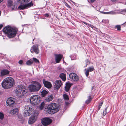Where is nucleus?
<instances>
[{"mask_svg":"<svg viewBox=\"0 0 126 126\" xmlns=\"http://www.w3.org/2000/svg\"><path fill=\"white\" fill-rule=\"evenodd\" d=\"M36 117L35 116H31L29 118L28 121L29 124H32L36 120Z\"/></svg>","mask_w":126,"mask_h":126,"instance_id":"14","label":"nucleus"},{"mask_svg":"<svg viewBox=\"0 0 126 126\" xmlns=\"http://www.w3.org/2000/svg\"><path fill=\"white\" fill-rule=\"evenodd\" d=\"M101 107V106H98V110H99L100 109Z\"/></svg>","mask_w":126,"mask_h":126,"instance_id":"50","label":"nucleus"},{"mask_svg":"<svg viewBox=\"0 0 126 126\" xmlns=\"http://www.w3.org/2000/svg\"><path fill=\"white\" fill-rule=\"evenodd\" d=\"M31 114V111L24 110L23 115L25 116H29Z\"/></svg>","mask_w":126,"mask_h":126,"instance_id":"23","label":"nucleus"},{"mask_svg":"<svg viewBox=\"0 0 126 126\" xmlns=\"http://www.w3.org/2000/svg\"><path fill=\"white\" fill-rule=\"evenodd\" d=\"M72 84L69 83H67L66 84V86L65 87V90L66 92L68 91L71 86L72 85Z\"/></svg>","mask_w":126,"mask_h":126,"instance_id":"17","label":"nucleus"},{"mask_svg":"<svg viewBox=\"0 0 126 126\" xmlns=\"http://www.w3.org/2000/svg\"><path fill=\"white\" fill-rule=\"evenodd\" d=\"M33 61L31 60L30 59L27 61L26 63V64L28 65H31L33 63Z\"/></svg>","mask_w":126,"mask_h":126,"instance_id":"29","label":"nucleus"},{"mask_svg":"<svg viewBox=\"0 0 126 126\" xmlns=\"http://www.w3.org/2000/svg\"><path fill=\"white\" fill-rule=\"evenodd\" d=\"M83 23H84V24H86V25H88V24H87V23H86L84 22H83Z\"/></svg>","mask_w":126,"mask_h":126,"instance_id":"49","label":"nucleus"},{"mask_svg":"<svg viewBox=\"0 0 126 126\" xmlns=\"http://www.w3.org/2000/svg\"><path fill=\"white\" fill-rule=\"evenodd\" d=\"M3 0H0V3L3 1Z\"/></svg>","mask_w":126,"mask_h":126,"instance_id":"52","label":"nucleus"},{"mask_svg":"<svg viewBox=\"0 0 126 126\" xmlns=\"http://www.w3.org/2000/svg\"><path fill=\"white\" fill-rule=\"evenodd\" d=\"M89 26V27H91L92 28H93L94 29V30L96 31H97V28H96L95 27L93 26L90 25V24H88Z\"/></svg>","mask_w":126,"mask_h":126,"instance_id":"38","label":"nucleus"},{"mask_svg":"<svg viewBox=\"0 0 126 126\" xmlns=\"http://www.w3.org/2000/svg\"><path fill=\"white\" fill-rule=\"evenodd\" d=\"M121 12L123 13L126 12V9L122 10Z\"/></svg>","mask_w":126,"mask_h":126,"instance_id":"43","label":"nucleus"},{"mask_svg":"<svg viewBox=\"0 0 126 126\" xmlns=\"http://www.w3.org/2000/svg\"><path fill=\"white\" fill-rule=\"evenodd\" d=\"M18 9L20 10H23L25 9H26V8L25 6V4H21L18 7Z\"/></svg>","mask_w":126,"mask_h":126,"instance_id":"26","label":"nucleus"},{"mask_svg":"<svg viewBox=\"0 0 126 126\" xmlns=\"http://www.w3.org/2000/svg\"><path fill=\"white\" fill-rule=\"evenodd\" d=\"M9 72V71L7 70L4 69L2 70L1 72V75L2 76L6 75L8 74Z\"/></svg>","mask_w":126,"mask_h":126,"instance_id":"18","label":"nucleus"},{"mask_svg":"<svg viewBox=\"0 0 126 126\" xmlns=\"http://www.w3.org/2000/svg\"><path fill=\"white\" fill-rule=\"evenodd\" d=\"M17 1L19 3H27L28 2L29 0H17Z\"/></svg>","mask_w":126,"mask_h":126,"instance_id":"30","label":"nucleus"},{"mask_svg":"<svg viewBox=\"0 0 126 126\" xmlns=\"http://www.w3.org/2000/svg\"><path fill=\"white\" fill-rule=\"evenodd\" d=\"M124 25V26H125L126 25V21L123 23V24H122L121 25H117L115 26V29H117V30L118 31H120L121 30V26Z\"/></svg>","mask_w":126,"mask_h":126,"instance_id":"20","label":"nucleus"},{"mask_svg":"<svg viewBox=\"0 0 126 126\" xmlns=\"http://www.w3.org/2000/svg\"><path fill=\"white\" fill-rule=\"evenodd\" d=\"M15 99L12 97L9 98L6 101V105L8 106H13L15 103Z\"/></svg>","mask_w":126,"mask_h":126,"instance_id":"8","label":"nucleus"},{"mask_svg":"<svg viewBox=\"0 0 126 126\" xmlns=\"http://www.w3.org/2000/svg\"><path fill=\"white\" fill-rule=\"evenodd\" d=\"M107 108H108V107H107L104 111L103 112V115L104 116H105L106 114L107 113V112H106V110H107Z\"/></svg>","mask_w":126,"mask_h":126,"instance_id":"39","label":"nucleus"},{"mask_svg":"<svg viewBox=\"0 0 126 126\" xmlns=\"http://www.w3.org/2000/svg\"><path fill=\"white\" fill-rule=\"evenodd\" d=\"M102 22L105 23H109V21L108 19H104L102 21Z\"/></svg>","mask_w":126,"mask_h":126,"instance_id":"37","label":"nucleus"},{"mask_svg":"<svg viewBox=\"0 0 126 126\" xmlns=\"http://www.w3.org/2000/svg\"><path fill=\"white\" fill-rule=\"evenodd\" d=\"M33 61L36 63H39V61L36 58H33Z\"/></svg>","mask_w":126,"mask_h":126,"instance_id":"40","label":"nucleus"},{"mask_svg":"<svg viewBox=\"0 0 126 126\" xmlns=\"http://www.w3.org/2000/svg\"><path fill=\"white\" fill-rule=\"evenodd\" d=\"M19 110L18 108H15L14 109L11 111L10 113L11 114H14L17 113L19 111Z\"/></svg>","mask_w":126,"mask_h":126,"instance_id":"22","label":"nucleus"},{"mask_svg":"<svg viewBox=\"0 0 126 126\" xmlns=\"http://www.w3.org/2000/svg\"><path fill=\"white\" fill-rule=\"evenodd\" d=\"M65 5L66 6V7L70 9L71 8V7L67 3H65Z\"/></svg>","mask_w":126,"mask_h":126,"instance_id":"41","label":"nucleus"},{"mask_svg":"<svg viewBox=\"0 0 126 126\" xmlns=\"http://www.w3.org/2000/svg\"><path fill=\"white\" fill-rule=\"evenodd\" d=\"M59 77L63 81H65L66 80V75L64 73L60 74L59 75Z\"/></svg>","mask_w":126,"mask_h":126,"instance_id":"21","label":"nucleus"},{"mask_svg":"<svg viewBox=\"0 0 126 126\" xmlns=\"http://www.w3.org/2000/svg\"><path fill=\"white\" fill-rule=\"evenodd\" d=\"M4 118V115L3 113L0 112V119L2 120Z\"/></svg>","mask_w":126,"mask_h":126,"instance_id":"34","label":"nucleus"},{"mask_svg":"<svg viewBox=\"0 0 126 126\" xmlns=\"http://www.w3.org/2000/svg\"><path fill=\"white\" fill-rule=\"evenodd\" d=\"M30 99L31 104L34 105H37L39 103L40 97L36 95H33L31 96Z\"/></svg>","mask_w":126,"mask_h":126,"instance_id":"5","label":"nucleus"},{"mask_svg":"<svg viewBox=\"0 0 126 126\" xmlns=\"http://www.w3.org/2000/svg\"><path fill=\"white\" fill-rule=\"evenodd\" d=\"M14 84V80L11 77L6 78L2 83V87L5 89H8L11 88Z\"/></svg>","mask_w":126,"mask_h":126,"instance_id":"2","label":"nucleus"},{"mask_svg":"<svg viewBox=\"0 0 126 126\" xmlns=\"http://www.w3.org/2000/svg\"><path fill=\"white\" fill-rule=\"evenodd\" d=\"M53 98V97L52 95H50L46 97L45 99V100L47 102H49L51 101Z\"/></svg>","mask_w":126,"mask_h":126,"instance_id":"24","label":"nucleus"},{"mask_svg":"<svg viewBox=\"0 0 126 126\" xmlns=\"http://www.w3.org/2000/svg\"><path fill=\"white\" fill-rule=\"evenodd\" d=\"M94 68L93 66L90 67L85 69V74L86 76L88 77L89 74V73L90 72H92L94 69Z\"/></svg>","mask_w":126,"mask_h":126,"instance_id":"12","label":"nucleus"},{"mask_svg":"<svg viewBox=\"0 0 126 126\" xmlns=\"http://www.w3.org/2000/svg\"><path fill=\"white\" fill-rule=\"evenodd\" d=\"M4 33L7 35V36L9 38H12L14 37L17 32H3Z\"/></svg>","mask_w":126,"mask_h":126,"instance_id":"13","label":"nucleus"},{"mask_svg":"<svg viewBox=\"0 0 126 126\" xmlns=\"http://www.w3.org/2000/svg\"><path fill=\"white\" fill-rule=\"evenodd\" d=\"M30 51L32 53L34 52L36 54L39 53V50L38 46L36 45H34L32 47Z\"/></svg>","mask_w":126,"mask_h":126,"instance_id":"11","label":"nucleus"},{"mask_svg":"<svg viewBox=\"0 0 126 126\" xmlns=\"http://www.w3.org/2000/svg\"><path fill=\"white\" fill-rule=\"evenodd\" d=\"M86 64L85 66H84V67H86L87 65L88 64H89L90 63V62L89 60L87 59L85 61Z\"/></svg>","mask_w":126,"mask_h":126,"instance_id":"36","label":"nucleus"},{"mask_svg":"<svg viewBox=\"0 0 126 126\" xmlns=\"http://www.w3.org/2000/svg\"><path fill=\"white\" fill-rule=\"evenodd\" d=\"M94 88V86H92L91 90H92Z\"/></svg>","mask_w":126,"mask_h":126,"instance_id":"51","label":"nucleus"},{"mask_svg":"<svg viewBox=\"0 0 126 126\" xmlns=\"http://www.w3.org/2000/svg\"><path fill=\"white\" fill-rule=\"evenodd\" d=\"M33 5V4L32 1H31L29 3L25 4V6H26V9H27L28 8H30L31 6H32Z\"/></svg>","mask_w":126,"mask_h":126,"instance_id":"25","label":"nucleus"},{"mask_svg":"<svg viewBox=\"0 0 126 126\" xmlns=\"http://www.w3.org/2000/svg\"><path fill=\"white\" fill-rule=\"evenodd\" d=\"M32 108H31L29 106H26L24 107V110L28 111H32Z\"/></svg>","mask_w":126,"mask_h":126,"instance_id":"28","label":"nucleus"},{"mask_svg":"<svg viewBox=\"0 0 126 126\" xmlns=\"http://www.w3.org/2000/svg\"><path fill=\"white\" fill-rule=\"evenodd\" d=\"M16 92L20 96L24 95L26 93L25 86L19 85L16 90Z\"/></svg>","mask_w":126,"mask_h":126,"instance_id":"4","label":"nucleus"},{"mask_svg":"<svg viewBox=\"0 0 126 126\" xmlns=\"http://www.w3.org/2000/svg\"><path fill=\"white\" fill-rule=\"evenodd\" d=\"M102 13L104 14H113L114 13V12L113 11H111L109 12H102Z\"/></svg>","mask_w":126,"mask_h":126,"instance_id":"35","label":"nucleus"},{"mask_svg":"<svg viewBox=\"0 0 126 126\" xmlns=\"http://www.w3.org/2000/svg\"><path fill=\"white\" fill-rule=\"evenodd\" d=\"M3 27V25L2 24H0V30L1 28Z\"/></svg>","mask_w":126,"mask_h":126,"instance_id":"46","label":"nucleus"},{"mask_svg":"<svg viewBox=\"0 0 126 126\" xmlns=\"http://www.w3.org/2000/svg\"><path fill=\"white\" fill-rule=\"evenodd\" d=\"M112 2H114L115 1H116L117 0H110Z\"/></svg>","mask_w":126,"mask_h":126,"instance_id":"48","label":"nucleus"},{"mask_svg":"<svg viewBox=\"0 0 126 126\" xmlns=\"http://www.w3.org/2000/svg\"><path fill=\"white\" fill-rule=\"evenodd\" d=\"M47 92L46 90H43L41 92V95L43 97H44L47 94Z\"/></svg>","mask_w":126,"mask_h":126,"instance_id":"31","label":"nucleus"},{"mask_svg":"<svg viewBox=\"0 0 126 126\" xmlns=\"http://www.w3.org/2000/svg\"><path fill=\"white\" fill-rule=\"evenodd\" d=\"M89 0L91 1V2H94V1L95 0Z\"/></svg>","mask_w":126,"mask_h":126,"instance_id":"47","label":"nucleus"},{"mask_svg":"<svg viewBox=\"0 0 126 126\" xmlns=\"http://www.w3.org/2000/svg\"><path fill=\"white\" fill-rule=\"evenodd\" d=\"M41 87L40 84L36 81H32L28 87L29 90L31 92L38 91Z\"/></svg>","mask_w":126,"mask_h":126,"instance_id":"3","label":"nucleus"},{"mask_svg":"<svg viewBox=\"0 0 126 126\" xmlns=\"http://www.w3.org/2000/svg\"><path fill=\"white\" fill-rule=\"evenodd\" d=\"M43 82L45 86L48 88H50L52 86L51 83L48 81L43 80Z\"/></svg>","mask_w":126,"mask_h":126,"instance_id":"16","label":"nucleus"},{"mask_svg":"<svg viewBox=\"0 0 126 126\" xmlns=\"http://www.w3.org/2000/svg\"><path fill=\"white\" fill-rule=\"evenodd\" d=\"M64 99L66 100H69V98L67 95L66 94H64L63 95Z\"/></svg>","mask_w":126,"mask_h":126,"instance_id":"33","label":"nucleus"},{"mask_svg":"<svg viewBox=\"0 0 126 126\" xmlns=\"http://www.w3.org/2000/svg\"><path fill=\"white\" fill-rule=\"evenodd\" d=\"M45 104L43 102H42L41 103L38 107V109L40 110H42L44 107L45 106Z\"/></svg>","mask_w":126,"mask_h":126,"instance_id":"27","label":"nucleus"},{"mask_svg":"<svg viewBox=\"0 0 126 126\" xmlns=\"http://www.w3.org/2000/svg\"><path fill=\"white\" fill-rule=\"evenodd\" d=\"M103 104V102H101L99 104V106H101H101H102V104Z\"/></svg>","mask_w":126,"mask_h":126,"instance_id":"44","label":"nucleus"},{"mask_svg":"<svg viewBox=\"0 0 126 126\" xmlns=\"http://www.w3.org/2000/svg\"><path fill=\"white\" fill-rule=\"evenodd\" d=\"M71 80L73 81H77L79 80V78L77 75L74 73H70L69 75Z\"/></svg>","mask_w":126,"mask_h":126,"instance_id":"7","label":"nucleus"},{"mask_svg":"<svg viewBox=\"0 0 126 126\" xmlns=\"http://www.w3.org/2000/svg\"><path fill=\"white\" fill-rule=\"evenodd\" d=\"M42 123L44 125L46 126L49 124L52 121L51 120L48 118H45L41 120Z\"/></svg>","mask_w":126,"mask_h":126,"instance_id":"9","label":"nucleus"},{"mask_svg":"<svg viewBox=\"0 0 126 126\" xmlns=\"http://www.w3.org/2000/svg\"><path fill=\"white\" fill-rule=\"evenodd\" d=\"M18 62L20 64H21L22 63L23 61L22 60H20Z\"/></svg>","mask_w":126,"mask_h":126,"instance_id":"42","label":"nucleus"},{"mask_svg":"<svg viewBox=\"0 0 126 126\" xmlns=\"http://www.w3.org/2000/svg\"><path fill=\"white\" fill-rule=\"evenodd\" d=\"M8 7H12V9L14 10L15 7H14L13 4V2L11 0H9L8 1Z\"/></svg>","mask_w":126,"mask_h":126,"instance_id":"19","label":"nucleus"},{"mask_svg":"<svg viewBox=\"0 0 126 126\" xmlns=\"http://www.w3.org/2000/svg\"><path fill=\"white\" fill-rule=\"evenodd\" d=\"M2 30L3 32H17L18 29L15 27H11L8 25L4 28Z\"/></svg>","mask_w":126,"mask_h":126,"instance_id":"6","label":"nucleus"},{"mask_svg":"<svg viewBox=\"0 0 126 126\" xmlns=\"http://www.w3.org/2000/svg\"><path fill=\"white\" fill-rule=\"evenodd\" d=\"M59 109L58 104L55 103H51L45 108V110L47 114H54L57 112Z\"/></svg>","mask_w":126,"mask_h":126,"instance_id":"1","label":"nucleus"},{"mask_svg":"<svg viewBox=\"0 0 126 126\" xmlns=\"http://www.w3.org/2000/svg\"><path fill=\"white\" fill-rule=\"evenodd\" d=\"M92 99V98L91 97V96H89L88 97V99L86 100L85 102L87 104H88L91 101Z\"/></svg>","mask_w":126,"mask_h":126,"instance_id":"32","label":"nucleus"},{"mask_svg":"<svg viewBox=\"0 0 126 126\" xmlns=\"http://www.w3.org/2000/svg\"><path fill=\"white\" fill-rule=\"evenodd\" d=\"M62 84V82L60 80H58L56 81L55 82V84L54 85V89H59Z\"/></svg>","mask_w":126,"mask_h":126,"instance_id":"10","label":"nucleus"},{"mask_svg":"<svg viewBox=\"0 0 126 126\" xmlns=\"http://www.w3.org/2000/svg\"><path fill=\"white\" fill-rule=\"evenodd\" d=\"M55 60L56 63L60 62L62 58V55L61 54H56L55 55Z\"/></svg>","mask_w":126,"mask_h":126,"instance_id":"15","label":"nucleus"},{"mask_svg":"<svg viewBox=\"0 0 126 126\" xmlns=\"http://www.w3.org/2000/svg\"><path fill=\"white\" fill-rule=\"evenodd\" d=\"M45 16H46L47 17H48L49 16V15L47 14H45Z\"/></svg>","mask_w":126,"mask_h":126,"instance_id":"45","label":"nucleus"}]
</instances>
